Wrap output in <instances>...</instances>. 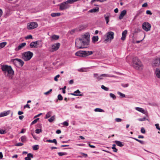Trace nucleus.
I'll list each match as a JSON object with an SVG mask.
<instances>
[{
  "mask_svg": "<svg viewBox=\"0 0 160 160\" xmlns=\"http://www.w3.org/2000/svg\"><path fill=\"white\" fill-rule=\"evenodd\" d=\"M1 68L7 77H12L14 74V71L10 66L3 65L1 66Z\"/></svg>",
  "mask_w": 160,
  "mask_h": 160,
  "instance_id": "f257e3e1",
  "label": "nucleus"
},
{
  "mask_svg": "<svg viewBox=\"0 0 160 160\" xmlns=\"http://www.w3.org/2000/svg\"><path fill=\"white\" fill-rule=\"evenodd\" d=\"M88 45V42L84 41L82 38L77 39L75 42V46L79 49L86 48L85 46Z\"/></svg>",
  "mask_w": 160,
  "mask_h": 160,
  "instance_id": "f03ea898",
  "label": "nucleus"
},
{
  "mask_svg": "<svg viewBox=\"0 0 160 160\" xmlns=\"http://www.w3.org/2000/svg\"><path fill=\"white\" fill-rule=\"evenodd\" d=\"M132 65L136 69H140L142 68V65L140 61L137 57L133 58L132 59Z\"/></svg>",
  "mask_w": 160,
  "mask_h": 160,
  "instance_id": "7ed1b4c3",
  "label": "nucleus"
},
{
  "mask_svg": "<svg viewBox=\"0 0 160 160\" xmlns=\"http://www.w3.org/2000/svg\"><path fill=\"white\" fill-rule=\"evenodd\" d=\"M33 55V53L30 51L25 52L22 54V58L25 61H28L32 58Z\"/></svg>",
  "mask_w": 160,
  "mask_h": 160,
  "instance_id": "20e7f679",
  "label": "nucleus"
},
{
  "mask_svg": "<svg viewBox=\"0 0 160 160\" xmlns=\"http://www.w3.org/2000/svg\"><path fill=\"white\" fill-rule=\"evenodd\" d=\"M38 27L37 22H32L28 24L27 28L28 30H31L36 28Z\"/></svg>",
  "mask_w": 160,
  "mask_h": 160,
  "instance_id": "39448f33",
  "label": "nucleus"
},
{
  "mask_svg": "<svg viewBox=\"0 0 160 160\" xmlns=\"http://www.w3.org/2000/svg\"><path fill=\"white\" fill-rule=\"evenodd\" d=\"M151 28V24L148 22H144L142 24V28L146 31L148 32L150 31Z\"/></svg>",
  "mask_w": 160,
  "mask_h": 160,
  "instance_id": "423d86ee",
  "label": "nucleus"
},
{
  "mask_svg": "<svg viewBox=\"0 0 160 160\" xmlns=\"http://www.w3.org/2000/svg\"><path fill=\"white\" fill-rule=\"evenodd\" d=\"M70 6L67 4L66 2L61 3L59 5V9L61 10H63L68 8Z\"/></svg>",
  "mask_w": 160,
  "mask_h": 160,
  "instance_id": "0eeeda50",
  "label": "nucleus"
},
{
  "mask_svg": "<svg viewBox=\"0 0 160 160\" xmlns=\"http://www.w3.org/2000/svg\"><path fill=\"white\" fill-rule=\"evenodd\" d=\"M107 38L105 39V41L110 40L113 39L114 38V33L113 32L110 31L107 33Z\"/></svg>",
  "mask_w": 160,
  "mask_h": 160,
  "instance_id": "6e6552de",
  "label": "nucleus"
},
{
  "mask_svg": "<svg viewBox=\"0 0 160 160\" xmlns=\"http://www.w3.org/2000/svg\"><path fill=\"white\" fill-rule=\"evenodd\" d=\"M16 61L19 63V65L21 67H22L24 64V62L20 59L15 58L12 59L11 60V62H13L14 63H16Z\"/></svg>",
  "mask_w": 160,
  "mask_h": 160,
  "instance_id": "1a4fd4ad",
  "label": "nucleus"
},
{
  "mask_svg": "<svg viewBox=\"0 0 160 160\" xmlns=\"http://www.w3.org/2000/svg\"><path fill=\"white\" fill-rule=\"evenodd\" d=\"M86 51H80L77 52L75 53L76 56L81 57H85L86 56Z\"/></svg>",
  "mask_w": 160,
  "mask_h": 160,
  "instance_id": "9d476101",
  "label": "nucleus"
},
{
  "mask_svg": "<svg viewBox=\"0 0 160 160\" xmlns=\"http://www.w3.org/2000/svg\"><path fill=\"white\" fill-rule=\"evenodd\" d=\"M60 44L59 43H57L52 46V51H54L58 50L60 46Z\"/></svg>",
  "mask_w": 160,
  "mask_h": 160,
  "instance_id": "9b49d317",
  "label": "nucleus"
},
{
  "mask_svg": "<svg viewBox=\"0 0 160 160\" xmlns=\"http://www.w3.org/2000/svg\"><path fill=\"white\" fill-rule=\"evenodd\" d=\"M89 36H90L88 33H86L83 35L82 38L84 40V41H85L86 42H89Z\"/></svg>",
  "mask_w": 160,
  "mask_h": 160,
  "instance_id": "f8f14e48",
  "label": "nucleus"
},
{
  "mask_svg": "<svg viewBox=\"0 0 160 160\" xmlns=\"http://www.w3.org/2000/svg\"><path fill=\"white\" fill-rule=\"evenodd\" d=\"M110 14L109 13H107L104 15L105 19L106 21V23H108L109 21V18L110 17Z\"/></svg>",
  "mask_w": 160,
  "mask_h": 160,
  "instance_id": "ddd939ff",
  "label": "nucleus"
},
{
  "mask_svg": "<svg viewBox=\"0 0 160 160\" xmlns=\"http://www.w3.org/2000/svg\"><path fill=\"white\" fill-rule=\"evenodd\" d=\"M127 12V11L125 10H124L122 11L119 17V18L120 20L122 19L124 16L125 15Z\"/></svg>",
  "mask_w": 160,
  "mask_h": 160,
  "instance_id": "4468645a",
  "label": "nucleus"
},
{
  "mask_svg": "<svg viewBox=\"0 0 160 160\" xmlns=\"http://www.w3.org/2000/svg\"><path fill=\"white\" fill-rule=\"evenodd\" d=\"M10 111H4L0 113V117H2L6 116L10 113Z\"/></svg>",
  "mask_w": 160,
  "mask_h": 160,
  "instance_id": "2eb2a0df",
  "label": "nucleus"
},
{
  "mask_svg": "<svg viewBox=\"0 0 160 160\" xmlns=\"http://www.w3.org/2000/svg\"><path fill=\"white\" fill-rule=\"evenodd\" d=\"M26 45V43L25 42L22 43L19 45L17 48H16V49L18 51L19 50L24 47Z\"/></svg>",
  "mask_w": 160,
  "mask_h": 160,
  "instance_id": "dca6fc26",
  "label": "nucleus"
},
{
  "mask_svg": "<svg viewBox=\"0 0 160 160\" xmlns=\"http://www.w3.org/2000/svg\"><path fill=\"white\" fill-rule=\"evenodd\" d=\"M127 33V31L126 30H125L122 32V37L121 38L122 40L123 41L125 40L126 37Z\"/></svg>",
  "mask_w": 160,
  "mask_h": 160,
  "instance_id": "f3484780",
  "label": "nucleus"
},
{
  "mask_svg": "<svg viewBox=\"0 0 160 160\" xmlns=\"http://www.w3.org/2000/svg\"><path fill=\"white\" fill-rule=\"evenodd\" d=\"M155 74L157 77L160 78V68H157L156 69Z\"/></svg>",
  "mask_w": 160,
  "mask_h": 160,
  "instance_id": "a211bd4d",
  "label": "nucleus"
},
{
  "mask_svg": "<svg viewBox=\"0 0 160 160\" xmlns=\"http://www.w3.org/2000/svg\"><path fill=\"white\" fill-rule=\"evenodd\" d=\"M33 158V155L31 153L28 154L27 157H25L24 158L25 160H31V158Z\"/></svg>",
  "mask_w": 160,
  "mask_h": 160,
  "instance_id": "6ab92c4d",
  "label": "nucleus"
},
{
  "mask_svg": "<svg viewBox=\"0 0 160 160\" xmlns=\"http://www.w3.org/2000/svg\"><path fill=\"white\" fill-rule=\"evenodd\" d=\"M115 142L118 146L119 147H122L124 146V144L120 141L116 140L115 141Z\"/></svg>",
  "mask_w": 160,
  "mask_h": 160,
  "instance_id": "aec40b11",
  "label": "nucleus"
},
{
  "mask_svg": "<svg viewBox=\"0 0 160 160\" xmlns=\"http://www.w3.org/2000/svg\"><path fill=\"white\" fill-rule=\"evenodd\" d=\"M135 109L137 110L143 114H145L146 112L142 108L139 107H136Z\"/></svg>",
  "mask_w": 160,
  "mask_h": 160,
  "instance_id": "412c9836",
  "label": "nucleus"
},
{
  "mask_svg": "<svg viewBox=\"0 0 160 160\" xmlns=\"http://www.w3.org/2000/svg\"><path fill=\"white\" fill-rule=\"evenodd\" d=\"M159 61V58H156L153 61V64L155 66H159L158 63Z\"/></svg>",
  "mask_w": 160,
  "mask_h": 160,
  "instance_id": "4be33fe9",
  "label": "nucleus"
},
{
  "mask_svg": "<svg viewBox=\"0 0 160 160\" xmlns=\"http://www.w3.org/2000/svg\"><path fill=\"white\" fill-rule=\"evenodd\" d=\"M99 11V8H93L89 10V12H95Z\"/></svg>",
  "mask_w": 160,
  "mask_h": 160,
  "instance_id": "5701e85b",
  "label": "nucleus"
},
{
  "mask_svg": "<svg viewBox=\"0 0 160 160\" xmlns=\"http://www.w3.org/2000/svg\"><path fill=\"white\" fill-rule=\"evenodd\" d=\"M98 36H94L92 38V41L93 43H95L98 41Z\"/></svg>",
  "mask_w": 160,
  "mask_h": 160,
  "instance_id": "b1692460",
  "label": "nucleus"
},
{
  "mask_svg": "<svg viewBox=\"0 0 160 160\" xmlns=\"http://www.w3.org/2000/svg\"><path fill=\"white\" fill-rule=\"evenodd\" d=\"M47 142H52V143H54L55 145L57 144V141L55 139H54L52 140H47Z\"/></svg>",
  "mask_w": 160,
  "mask_h": 160,
  "instance_id": "393cba45",
  "label": "nucleus"
},
{
  "mask_svg": "<svg viewBox=\"0 0 160 160\" xmlns=\"http://www.w3.org/2000/svg\"><path fill=\"white\" fill-rule=\"evenodd\" d=\"M61 13L60 12H58V13H51V16L53 17H55L56 16H59L60 15Z\"/></svg>",
  "mask_w": 160,
  "mask_h": 160,
  "instance_id": "a878e982",
  "label": "nucleus"
},
{
  "mask_svg": "<svg viewBox=\"0 0 160 160\" xmlns=\"http://www.w3.org/2000/svg\"><path fill=\"white\" fill-rule=\"evenodd\" d=\"M33 42H31L30 43V47L31 48H37V45L35 44Z\"/></svg>",
  "mask_w": 160,
  "mask_h": 160,
  "instance_id": "bb28decb",
  "label": "nucleus"
},
{
  "mask_svg": "<svg viewBox=\"0 0 160 160\" xmlns=\"http://www.w3.org/2000/svg\"><path fill=\"white\" fill-rule=\"evenodd\" d=\"M52 113V112L51 111H49L46 114L45 116V118H48L50 117L51 116V115Z\"/></svg>",
  "mask_w": 160,
  "mask_h": 160,
  "instance_id": "cd10ccee",
  "label": "nucleus"
},
{
  "mask_svg": "<svg viewBox=\"0 0 160 160\" xmlns=\"http://www.w3.org/2000/svg\"><path fill=\"white\" fill-rule=\"evenodd\" d=\"M55 120V116L54 115L48 119V121L50 122H52Z\"/></svg>",
  "mask_w": 160,
  "mask_h": 160,
  "instance_id": "c85d7f7f",
  "label": "nucleus"
},
{
  "mask_svg": "<svg viewBox=\"0 0 160 160\" xmlns=\"http://www.w3.org/2000/svg\"><path fill=\"white\" fill-rule=\"evenodd\" d=\"M101 76H104L105 77H115V76L114 75H110L106 74H102L101 75Z\"/></svg>",
  "mask_w": 160,
  "mask_h": 160,
  "instance_id": "c756f323",
  "label": "nucleus"
},
{
  "mask_svg": "<svg viewBox=\"0 0 160 160\" xmlns=\"http://www.w3.org/2000/svg\"><path fill=\"white\" fill-rule=\"evenodd\" d=\"M59 36L58 35H53L52 36V38L53 40H57L59 39Z\"/></svg>",
  "mask_w": 160,
  "mask_h": 160,
  "instance_id": "7c9ffc66",
  "label": "nucleus"
},
{
  "mask_svg": "<svg viewBox=\"0 0 160 160\" xmlns=\"http://www.w3.org/2000/svg\"><path fill=\"white\" fill-rule=\"evenodd\" d=\"M7 42H3L0 43V49L4 48L6 45Z\"/></svg>",
  "mask_w": 160,
  "mask_h": 160,
  "instance_id": "2f4dec72",
  "label": "nucleus"
},
{
  "mask_svg": "<svg viewBox=\"0 0 160 160\" xmlns=\"http://www.w3.org/2000/svg\"><path fill=\"white\" fill-rule=\"evenodd\" d=\"M27 138L26 136H23L21 137V141L22 142H24L26 141Z\"/></svg>",
  "mask_w": 160,
  "mask_h": 160,
  "instance_id": "473e14b6",
  "label": "nucleus"
},
{
  "mask_svg": "<svg viewBox=\"0 0 160 160\" xmlns=\"http://www.w3.org/2000/svg\"><path fill=\"white\" fill-rule=\"evenodd\" d=\"M94 111L95 112H104V111L103 109L100 108H96L94 109Z\"/></svg>",
  "mask_w": 160,
  "mask_h": 160,
  "instance_id": "72a5a7b5",
  "label": "nucleus"
},
{
  "mask_svg": "<svg viewBox=\"0 0 160 160\" xmlns=\"http://www.w3.org/2000/svg\"><path fill=\"white\" fill-rule=\"evenodd\" d=\"M110 98H112L113 100L116 99V96L112 93H110Z\"/></svg>",
  "mask_w": 160,
  "mask_h": 160,
  "instance_id": "f704fd0d",
  "label": "nucleus"
},
{
  "mask_svg": "<svg viewBox=\"0 0 160 160\" xmlns=\"http://www.w3.org/2000/svg\"><path fill=\"white\" fill-rule=\"evenodd\" d=\"M93 53V52L92 51H86V56H87L88 55H92Z\"/></svg>",
  "mask_w": 160,
  "mask_h": 160,
  "instance_id": "c9c22d12",
  "label": "nucleus"
},
{
  "mask_svg": "<svg viewBox=\"0 0 160 160\" xmlns=\"http://www.w3.org/2000/svg\"><path fill=\"white\" fill-rule=\"evenodd\" d=\"M58 154L59 156H62L63 155H67V153L65 152H59Z\"/></svg>",
  "mask_w": 160,
  "mask_h": 160,
  "instance_id": "e433bc0d",
  "label": "nucleus"
},
{
  "mask_svg": "<svg viewBox=\"0 0 160 160\" xmlns=\"http://www.w3.org/2000/svg\"><path fill=\"white\" fill-rule=\"evenodd\" d=\"M32 148L33 150H36L39 149V146L38 145H35L33 146Z\"/></svg>",
  "mask_w": 160,
  "mask_h": 160,
  "instance_id": "4c0bfd02",
  "label": "nucleus"
},
{
  "mask_svg": "<svg viewBox=\"0 0 160 160\" xmlns=\"http://www.w3.org/2000/svg\"><path fill=\"white\" fill-rule=\"evenodd\" d=\"M116 145L115 144L112 145V148L113 149V152H117L118 149L115 148Z\"/></svg>",
  "mask_w": 160,
  "mask_h": 160,
  "instance_id": "58836bf2",
  "label": "nucleus"
},
{
  "mask_svg": "<svg viewBox=\"0 0 160 160\" xmlns=\"http://www.w3.org/2000/svg\"><path fill=\"white\" fill-rule=\"evenodd\" d=\"M117 93L118 95H120L121 98H124L125 97V95L124 94L122 93L119 92H118Z\"/></svg>",
  "mask_w": 160,
  "mask_h": 160,
  "instance_id": "ea45409f",
  "label": "nucleus"
},
{
  "mask_svg": "<svg viewBox=\"0 0 160 160\" xmlns=\"http://www.w3.org/2000/svg\"><path fill=\"white\" fill-rule=\"evenodd\" d=\"M39 119V118H37L35 119L31 122V125H32L36 123Z\"/></svg>",
  "mask_w": 160,
  "mask_h": 160,
  "instance_id": "a19ab883",
  "label": "nucleus"
},
{
  "mask_svg": "<svg viewBox=\"0 0 160 160\" xmlns=\"http://www.w3.org/2000/svg\"><path fill=\"white\" fill-rule=\"evenodd\" d=\"M66 2L67 4L68 3L72 4L74 2V0H68L67 1H66Z\"/></svg>",
  "mask_w": 160,
  "mask_h": 160,
  "instance_id": "79ce46f5",
  "label": "nucleus"
},
{
  "mask_svg": "<svg viewBox=\"0 0 160 160\" xmlns=\"http://www.w3.org/2000/svg\"><path fill=\"white\" fill-rule=\"evenodd\" d=\"M101 88L105 90L106 91H108L109 90V88L107 87H105L104 86L102 85L101 86Z\"/></svg>",
  "mask_w": 160,
  "mask_h": 160,
  "instance_id": "37998d69",
  "label": "nucleus"
},
{
  "mask_svg": "<svg viewBox=\"0 0 160 160\" xmlns=\"http://www.w3.org/2000/svg\"><path fill=\"white\" fill-rule=\"evenodd\" d=\"M58 100H62L63 99V97L61 94H59L58 96Z\"/></svg>",
  "mask_w": 160,
  "mask_h": 160,
  "instance_id": "c03bdc74",
  "label": "nucleus"
},
{
  "mask_svg": "<svg viewBox=\"0 0 160 160\" xmlns=\"http://www.w3.org/2000/svg\"><path fill=\"white\" fill-rule=\"evenodd\" d=\"M25 38L26 39H32V35H28L26 37H25Z\"/></svg>",
  "mask_w": 160,
  "mask_h": 160,
  "instance_id": "a18cd8bd",
  "label": "nucleus"
},
{
  "mask_svg": "<svg viewBox=\"0 0 160 160\" xmlns=\"http://www.w3.org/2000/svg\"><path fill=\"white\" fill-rule=\"evenodd\" d=\"M42 132V130L41 129H37L35 130V132L36 133L38 134L40 132Z\"/></svg>",
  "mask_w": 160,
  "mask_h": 160,
  "instance_id": "49530a36",
  "label": "nucleus"
},
{
  "mask_svg": "<svg viewBox=\"0 0 160 160\" xmlns=\"http://www.w3.org/2000/svg\"><path fill=\"white\" fill-rule=\"evenodd\" d=\"M6 133V131L5 130L3 129L0 130V134H4Z\"/></svg>",
  "mask_w": 160,
  "mask_h": 160,
  "instance_id": "de8ad7c7",
  "label": "nucleus"
},
{
  "mask_svg": "<svg viewBox=\"0 0 160 160\" xmlns=\"http://www.w3.org/2000/svg\"><path fill=\"white\" fill-rule=\"evenodd\" d=\"M68 94H71V95H73V96H82V94H80V95H78V94H75V93H74V92L73 93H68Z\"/></svg>",
  "mask_w": 160,
  "mask_h": 160,
  "instance_id": "09e8293b",
  "label": "nucleus"
},
{
  "mask_svg": "<svg viewBox=\"0 0 160 160\" xmlns=\"http://www.w3.org/2000/svg\"><path fill=\"white\" fill-rule=\"evenodd\" d=\"M138 120L140 121H143L146 120V118L145 117H144L143 118H139Z\"/></svg>",
  "mask_w": 160,
  "mask_h": 160,
  "instance_id": "8fccbe9b",
  "label": "nucleus"
},
{
  "mask_svg": "<svg viewBox=\"0 0 160 160\" xmlns=\"http://www.w3.org/2000/svg\"><path fill=\"white\" fill-rule=\"evenodd\" d=\"M66 88V86H65L63 88H60V89H62V93H65V92H66V91H65V89Z\"/></svg>",
  "mask_w": 160,
  "mask_h": 160,
  "instance_id": "3c124183",
  "label": "nucleus"
},
{
  "mask_svg": "<svg viewBox=\"0 0 160 160\" xmlns=\"http://www.w3.org/2000/svg\"><path fill=\"white\" fill-rule=\"evenodd\" d=\"M60 77L59 75L58 74L56 75L54 78V80L56 81H58V78Z\"/></svg>",
  "mask_w": 160,
  "mask_h": 160,
  "instance_id": "603ef678",
  "label": "nucleus"
},
{
  "mask_svg": "<svg viewBox=\"0 0 160 160\" xmlns=\"http://www.w3.org/2000/svg\"><path fill=\"white\" fill-rule=\"evenodd\" d=\"M121 85L124 88H126L128 87L129 86V84L128 83L127 84H122Z\"/></svg>",
  "mask_w": 160,
  "mask_h": 160,
  "instance_id": "864d4df0",
  "label": "nucleus"
},
{
  "mask_svg": "<svg viewBox=\"0 0 160 160\" xmlns=\"http://www.w3.org/2000/svg\"><path fill=\"white\" fill-rule=\"evenodd\" d=\"M141 132L143 133H145V130L143 128H142L141 130Z\"/></svg>",
  "mask_w": 160,
  "mask_h": 160,
  "instance_id": "5fc2aeb1",
  "label": "nucleus"
},
{
  "mask_svg": "<svg viewBox=\"0 0 160 160\" xmlns=\"http://www.w3.org/2000/svg\"><path fill=\"white\" fill-rule=\"evenodd\" d=\"M23 143H21V142H19L18 143H17L16 144V146H22L23 145Z\"/></svg>",
  "mask_w": 160,
  "mask_h": 160,
  "instance_id": "6e6d98bb",
  "label": "nucleus"
},
{
  "mask_svg": "<svg viewBox=\"0 0 160 160\" xmlns=\"http://www.w3.org/2000/svg\"><path fill=\"white\" fill-rule=\"evenodd\" d=\"M40 42H41V41L38 40V41H37L35 42H33L37 46L38 45H39V44Z\"/></svg>",
  "mask_w": 160,
  "mask_h": 160,
  "instance_id": "4d7b16f0",
  "label": "nucleus"
},
{
  "mask_svg": "<svg viewBox=\"0 0 160 160\" xmlns=\"http://www.w3.org/2000/svg\"><path fill=\"white\" fill-rule=\"evenodd\" d=\"M155 126L156 127V128L158 130L160 131V128L159 127V125L158 124H155Z\"/></svg>",
  "mask_w": 160,
  "mask_h": 160,
  "instance_id": "13d9d810",
  "label": "nucleus"
},
{
  "mask_svg": "<svg viewBox=\"0 0 160 160\" xmlns=\"http://www.w3.org/2000/svg\"><path fill=\"white\" fill-rule=\"evenodd\" d=\"M115 120L117 122H120L122 120V119L119 118H116L115 119Z\"/></svg>",
  "mask_w": 160,
  "mask_h": 160,
  "instance_id": "bf43d9fd",
  "label": "nucleus"
},
{
  "mask_svg": "<svg viewBox=\"0 0 160 160\" xmlns=\"http://www.w3.org/2000/svg\"><path fill=\"white\" fill-rule=\"evenodd\" d=\"M52 89H50V90L49 91L45 92L44 93V94L46 95H47L50 92H51L52 91Z\"/></svg>",
  "mask_w": 160,
  "mask_h": 160,
  "instance_id": "052dcab7",
  "label": "nucleus"
},
{
  "mask_svg": "<svg viewBox=\"0 0 160 160\" xmlns=\"http://www.w3.org/2000/svg\"><path fill=\"white\" fill-rule=\"evenodd\" d=\"M146 13L147 14L152 15V13L151 12V11L149 10H148L146 11Z\"/></svg>",
  "mask_w": 160,
  "mask_h": 160,
  "instance_id": "680f3d73",
  "label": "nucleus"
},
{
  "mask_svg": "<svg viewBox=\"0 0 160 160\" xmlns=\"http://www.w3.org/2000/svg\"><path fill=\"white\" fill-rule=\"evenodd\" d=\"M63 124L66 126H68V123L66 121H65L63 122Z\"/></svg>",
  "mask_w": 160,
  "mask_h": 160,
  "instance_id": "e2e57ef3",
  "label": "nucleus"
},
{
  "mask_svg": "<svg viewBox=\"0 0 160 160\" xmlns=\"http://www.w3.org/2000/svg\"><path fill=\"white\" fill-rule=\"evenodd\" d=\"M76 30L75 29H72V30L70 32L71 34H73L75 32Z\"/></svg>",
  "mask_w": 160,
  "mask_h": 160,
  "instance_id": "0e129e2a",
  "label": "nucleus"
},
{
  "mask_svg": "<svg viewBox=\"0 0 160 160\" xmlns=\"http://www.w3.org/2000/svg\"><path fill=\"white\" fill-rule=\"evenodd\" d=\"M148 6V4L147 3L145 2L142 5V7H146Z\"/></svg>",
  "mask_w": 160,
  "mask_h": 160,
  "instance_id": "69168bd1",
  "label": "nucleus"
},
{
  "mask_svg": "<svg viewBox=\"0 0 160 160\" xmlns=\"http://www.w3.org/2000/svg\"><path fill=\"white\" fill-rule=\"evenodd\" d=\"M74 93H75V94H76L77 93L80 94L81 93V92L79 90H77L76 91H75L74 92Z\"/></svg>",
  "mask_w": 160,
  "mask_h": 160,
  "instance_id": "338daca9",
  "label": "nucleus"
},
{
  "mask_svg": "<svg viewBox=\"0 0 160 160\" xmlns=\"http://www.w3.org/2000/svg\"><path fill=\"white\" fill-rule=\"evenodd\" d=\"M30 108L29 106V105L28 104H27L26 105H25L24 106V108Z\"/></svg>",
  "mask_w": 160,
  "mask_h": 160,
  "instance_id": "774afa93",
  "label": "nucleus"
}]
</instances>
